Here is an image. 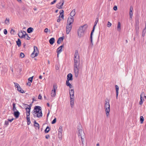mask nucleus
<instances>
[{"mask_svg":"<svg viewBox=\"0 0 146 146\" xmlns=\"http://www.w3.org/2000/svg\"><path fill=\"white\" fill-rule=\"evenodd\" d=\"M38 51L37 48L35 46L34 47V51L31 55V56L32 58L35 57L38 55Z\"/></svg>","mask_w":146,"mask_h":146,"instance_id":"nucleus-7","label":"nucleus"},{"mask_svg":"<svg viewBox=\"0 0 146 146\" xmlns=\"http://www.w3.org/2000/svg\"><path fill=\"white\" fill-rule=\"evenodd\" d=\"M34 126L36 127L38 129L39 128V125L38 123H37L36 121H35V124H34Z\"/></svg>","mask_w":146,"mask_h":146,"instance_id":"nucleus-29","label":"nucleus"},{"mask_svg":"<svg viewBox=\"0 0 146 146\" xmlns=\"http://www.w3.org/2000/svg\"><path fill=\"white\" fill-rule=\"evenodd\" d=\"M143 102L142 101V99L141 100H140V101L139 102V104L140 105H141L143 103Z\"/></svg>","mask_w":146,"mask_h":146,"instance_id":"nucleus-56","label":"nucleus"},{"mask_svg":"<svg viewBox=\"0 0 146 146\" xmlns=\"http://www.w3.org/2000/svg\"><path fill=\"white\" fill-rule=\"evenodd\" d=\"M33 114L34 117H37L40 118L42 116V113L41 108L39 106H36L33 110Z\"/></svg>","mask_w":146,"mask_h":146,"instance_id":"nucleus-2","label":"nucleus"},{"mask_svg":"<svg viewBox=\"0 0 146 146\" xmlns=\"http://www.w3.org/2000/svg\"><path fill=\"white\" fill-rule=\"evenodd\" d=\"M50 137V136L48 135H46L45 136V137L46 139H48Z\"/></svg>","mask_w":146,"mask_h":146,"instance_id":"nucleus-57","label":"nucleus"},{"mask_svg":"<svg viewBox=\"0 0 146 146\" xmlns=\"http://www.w3.org/2000/svg\"><path fill=\"white\" fill-rule=\"evenodd\" d=\"M67 80L69 81L72 80V75L71 74L69 73L67 75Z\"/></svg>","mask_w":146,"mask_h":146,"instance_id":"nucleus-14","label":"nucleus"},{"mask_svg":"<svg viewBox=\"0 0 146 146\" xmlns=\"http://www.w3.org/2000/svg\"><path fill=\"white\" fill-rule=\"evenodd\" d=\"M50 131V128L48 126H47L46 129L44 130V132L45 133H47Z\"/></svg>","mask_w":146,"mask_h":146,"instance_id":"nucleus-28","label":"nucleus"},{"mask_svg":"<svg viewBox=\"0 0 146 146\" xmlns=\"http://www.w3.org/2000/svg\"><path fill=\"white\" fill-rule=\"evenodd\" d=\"M39 78L40 79H41L42 78V76H39Z\"/></svg>","mask_w":146,"mask_h":146,"instance_id":"nucleus-63","label":"nucleus"},{"mask_svg":"<svg viewBox=\"0 0 146 146\" xmlns=\"http://www.w3.org/2000/svg\"><path fill=\"white\" fill-rule=\"evenodd\" d=\"M55 39L54 38H51L49 40L50 43L51 44H52L54 42Z\"/></svg>","mask_w":146,"mask_h":146,"instance_id":"nucleus-22","label":"nucleus"},{"mask_svg":"<svg viewBox=\"0 0 146 146\" xmlns=\"http://www.w3.org/2000/svg\"><path fill=\"white\" fill-rule=\"evenodd\" d=\"M69 80H67L66 81V85L68 86H70V85H71V84L70 83V82H69Z\"/></svg>","mask_w":146,"mask_h":146,"instance_id":"nucleus-36","label":"nucleus"},{"mask_svg":"<svg viewBox=\"0 0 146 146\" xmlns=\"http://www.w3.org/2000/svg\"><path fill=\"white\" fill-rule=\"evenodd\" d=\"M104 105V108L107 116L109 115V112L110 111V105L109 103V100H106Z\"/></svg>","mask_w":146,"mask_h":146,"instance_id":"nucleus-6","label":"nucleus"},{"mask_svg":"<svg viewBox=\"0 0 146 146\" xmlns=\"http://www.w3.org/2000/svg\"><path fill=\"white\" fill-rule=\"evenodd\" d=\"M117 7L116 6H114L113 7V9L115 11H116L117 10Z\"/></svg>","mask_w":146,"mask_h":146,"instance_id":"nucleus-55","label":"nucleus"},{"mask_svg":"<svg viewBox=\"0 0 146 146\" xmlns=\"http://www.w3.org/2000/svg\"><path fill=\"white\" fill-rule=\"evenodd\" d=\"M4 34L5 35H6L7 34V30L6 29H5L4 30Z\"/></svg>","mask_w":146,"mask_h":146,"instance_id":"nucleus-50","label":"nucleus"},{"mask_svg":"<svg viewBox=\"0 0 146 146\" xmlns=\"http://www.w3.org/2000/svg\"><path fill=\"white\" fill-rule=\"evenodd\" d=\"M27 124L29 125L31 123V121L30 119H27Z\"/></svg>","mask_w":146,"mask_h":146,"instance_id":"nucleus-48","label":"nucleus"},{"mask_svg":"<svg viewBox=\"0 0 146 146\" xmlns=\"http://www.w3.org/2000/svg\"><path fill=\"white\" fill-rule=\"evenodd\" d=\"M27 115V117H26L27 119H30V116H29L30 115H29V116H28V115Z\"/></svg>","mask_w":146,"mask_h":146,"instance_id":"nucleus-59","label":"nucleus"},{"mask_svg":"<svg viewBox=\"0 0 146 146\" xmlns=\"http://www.w3.org/2000/svg\"><path fill=\"white\" fill-rule=\"evenodd\" d=\"M69 94L70 95V102L71 108H72L74 106V89H71L69 90Z\"/></svg>","mask_w":146,"mask_h":146,"instance_id":"nucleus-4","label":"nucleus"},{"mask_svg":"<svg viewBox=\"0 0 146 146\" xmlns=\"http://www.w3.org/2000/svg\"><path fill=\"white\" fill-rule=\"evenodd\" d=\"M27 85L29 86H30L31 85V83L30 82H28L27 83Z\"/></svg>","mask_w":146,"mask_h":146,"instance_id":"nucleus-58","label":"nucleus"},{"mask_svg":"<svg viewBox=\"0 0 146 146\" xmlns=\"http://www.w3.org/2000/svg\"><path fill=\"white\" fill-rule=\"evenodd\" d=\"M57 88V87L55 85H54L53 88L52 90H55V91H56Z\"/></svg>","mask_w":146,"mask_h":146,"instance_id":"nucleus-38","label":"nucleus"},{"mask_svg":"<svg viewBox=\"0 0 146 146\" xmlns=\"http://www.w3.org/2000/svg\"><path fill=\"white\" fill-rule=\"evenodd\" d=\"M56 95V91L55 90H52L51 93V96L52 97H54Z\"/></svg>","mask_w":146,"mask_h":146,"instance_id":"nucleus-19","label":"nucleus"},{"mask_svg":"<svg viewBox=\"0 0 146 146\" xmlns=\"http://www.w3.org/2000/svg\"><path fill=\"white\" fill-rule=\"evenodd\" d=\"M62 126H60L58 129V132H62Z\"/></svg>","mask_w":146,"mask_h":146,"instance_id":"nucleus-34","label":"nucleus"},{"mask_svg":"<svg viewBox=\"0 0 146 146\" xmlns=\"http://www.w3.org/2000/svg\"><path fill=\"white\" fill-rule=\"evenodd\" d=\"M87 27L88 26L87 25H84L79 28L78 31V34L79 38H81L84 36V31L86 30Z\"/></svg>","mask_w":146,"mask_h":146,"instance_id":"nucleus-3","label":"nucleus"},{"mask_svg":"<svg viewBox=\"0 0 146 146\" xmlns=\"http://www.w3.org/2000/svg\"><path fill=\"white\" fill-rule=\"evenodd\" d=\"M11 33L12 35H14L15 33V32L14 30L12 29L11 31Z\"/></svg>","mask_w":146,"mask_h":146,"instance_id":"nucleus-39","label":"nucleus"},{"mask_svg":"<svg viewBox=\"0 0 146 146\" xmlns=\"http://www.w3.org/2000/svg\"><path fill=\"white\" fill-rule=\"evenodd\" d=\"M121 29V24L120 22H118L117 27V30L119 31H120Z\"/></svg>","mask_w":146,"mask_h":146,"instance_id":"nucleus-21","label":"nucleus"},{"mask_svg":"<svg viewBox=\"0 0 146 146\" xmlns=\"http://www.w3.org/2000/svg\"><path fill=\"white\" fill-rule=\"evenodd\" d=\"M56 0H54L50 4L51 5L53 4H54L56 2Z\"/></svg>","mask_w":146,"mask_h":146,"instance_id":"nucleus-49","label":"nucleus"},{"mask_svg":"<svg viewBox=\"0 0 146 146\" xmlns=\"http://www.w3.org/2000/svg\"><path fill=\"white\" fill-rule=\"evenodd\" d=\"M42 98V96H41V95H40V94H39L38 96V98L39 99H41V98Z\"/></svg>","mask_w":146,"mask_h":146,"instance_id":"nucleus-60","label":"nucleus"},{"mask_svg":"<svg viewBox=\"0 0 146 146\" xmlns=\"http://www.w3.org/2000/svg\"><path fill=\"white\" fill-rule=\"evenodd\" d=\"M9 119H8V120L6 121L5 122V125H8L9 124Z\"/></svg>","mask_w":146,"mask_h":146,"instance_id":"nucleus-45","label":"nucleus"},{"mask_svg":"<svg viewBox=\"0 0 146 146\" xmlns=\"http://www.w3.org/2000/svg\"><path fill=\"white\" fill-rule=\"evenodd\" d=\"M56 121V118H54L52 122V124L55 123Z\"/></svg>","mask_w":146,"mask_h":146,"instance_id":"nucleus-44","label":"nucleus"},{"mask_svg":"<svg viewBox=\"0 0 146 146\" xmlns=\"http://www.w3.org/2000/svg\"><path fill=\"white\" fill-rule=\"evenodd\" d=\"M93 45V43H90L89 45V47L90 48H92Z\"/></svg>","mask_w":146,"mask_h":146,"instance_id":"nucleus-46","label":"nucleus"},{"mask_svg":"<svg viewBox=\"0 0 146 146\" xmlns=\"http://www.w3.org/2000/svg\"><path fill=\"white\" fill-rule=\"evenodd\" d=\"M139 26L138 25H137V26H136V31L137 30L138 31L139 30Z\"/></svg>","mask_w":146,"mask_h":146,"instance_id":"nucleus-53","label":"nucleus"},{"mask_svg":"<svg viewBox=\"0 0 146 146\" xmlns=\"http://www.w3.org/2000/svg\"><path fill=\"white\" fill-rule=\"evenodd\" d=\"M14 83L15 84V87L16 88H17V89L20 86L18 84L15 83Z\"/></svg>","mask_w":146,"mask_h":146,"instance_id":"nucleus-35","label":"nucleus"},{"mask_svg":"<svg viewBox=\"0 0 146 146\" xmlns=\"http://www.w3.org/2000/svg\"><path fill=\"white\" fill-rule=\"evenodd\" d=\"M78 136L79 138H81L82 143L83 144L84 141V139L85 137V134L84 132L82 131V129L80 127L78 128Z\"/></svg>","mask_w":146,"mask_h":146,"instance_id":"nucleus-5","label":"nucleus"},{"mask_svg":"<svg viewBox=\"0 0 146 146\" xmlns=\"http://www.w3.org/2000/svg\"><path fill=\"white\" fill-rule=\"evenodd\" d=\"M64 11L63 10H61L60 11V15L59 16V17H61L62 19H64Z\"/></svg>","mask_w":146,"mask_h":146,"instance_id":"nucleus-16","label":"nucleus"},{"mask_svg":"<svg viewBox=\"0 0 146 146\" xmlns=\"http://www.w3.org/2000/svg\"><path fill=\"white\" fill-rule=\"evenodd\" d=\"M133 13L132 12H129V15L131 19L132 17L133 16Z\"/></svg>","mask_w":146,"mask_h":146,"instance_id":"nucleus-47","label":"nucleus"},{"mask_svg":"<svg viewBox=\"0 0 146 146\" xmlns=\"http://www.w3.org/2000/svg\"><path fill=\"white\" fill-rule=\"evenodd\" d=\"M76 14L75 10V9L73 10L70 13V16L71 17H73Z\"/></svg>","mask_w":146,"mask_h":146,"instance_id":"nucleus-20","label":"nucleus"},{"mask_svg":"<svg viewBox=\"0 0 146 146\" xmlns=\"http://www.w3.org/2000/svg\"><path fill=\"white\" fill-rule=\"evenodd\" d=\"M111 25V23H110L109 21H108V23L107 24V26L108 27H110Z\"/></svg>","mask_w":146,"mask_h":146,"instance_id":"nucleus-33","label":"nucleus"},{"mask_svg":"<svg viewBox=\"0 0 146 146\" xmlns=\"http://www.w3.org/2000/svg\"><path fill=\"white\" fill-rule=\"evenodd\" d=\"M47 105L48 106V107H49L50 106V105H49V103H47Z\"/></svg>","mask_w":146,"mask_h":146,"instance_id":"nucleus-64","label":"nucleus"},{"mask_svg":"<svg viewBox=\"0 0 146 146\" xmlns=\"http://www.w3.org/2000/svg\"><path fill=\"white\" fill-rule=\"evenodd\" d=\"M14 119V118H13L11 119H10V122H11Z\"/></svg>","mask_w":146,"mask_h":146,"instance_id":"nucleus-62","label":"nucleus"},{"mask_svg":"<svg viewBox=\"0 0 146 146\" xmlns=\"http://www.w3.org/2000/svg\"><path fill=\"white\" fill-rule=\"evenodd\" d=\"M48 28H46L44 29V32L46 33H47L48 32Z\"/></svg>","mask_w":146,"mask_h":146,"instance_id":"nucleus-52","label":"nucleus"},{"mask_svg":"<svg viewBox=\"0 0 146 146\" xmlns=\"http://www.w3.org/2000/svg\"><path fill=\"white\" fill-rule=\"evenodd\" d=\"M64 39V38L63 37H60L57 40V43L58 44H60L63 41Z\"/></svg>","mask_w":146,"mask_h":146,"instance_id":"nucleus-18","label":"nucleus"},{"mask_svg":"<svg viewBox=\"0 0 146 146\" xmlns=\"http://www.w3.org/2000/svg\"><path fill=\"white\" fill-rule=\"evenodd\" d=\"M90 42L91 43H93L92 36H90Z\"/></svg>","mask_w":146,"mask_h":146,"instance_id":"nucleus-54","label":"nucleus"},{"mask_svg":"<svg viewBox=\"0 0 146 146\" xmlns=\"http://www.w3.org/2000/svg\"><path fill=\"white\" fill-rule=\"evenodd\" d=\"M140 120L141 123H142L144 121V118L143 116H141L140 117Z\"/></svg>","mask_w":146,"mask_h":146,"instance_id":"nucleus-31","label":"nucleus"},{"mask_svg":"<svg viewBox=\"0 0 146 146\" xmlns=\"http://www.w3.org/2000/svg\"><path fill=\"white\" fill-rule=\"evenodd\" d=\"M95 27V26H93L92 30L90 36L92 35V36L93 33L94 32V31Z\"/></svg>","mask_w":146,"mask_h":146,"instance_id":"nucleus-32","label":"nucleus"},{"mask_svg":"<svg viewBox=\"0 0 146 146\" xmlns=\"http://www.w3.org/2000/svg\"><path fill=\"white\" fill-rule=\"evenodd\" d=\"M24 56H25L24 54L23 53L21 52L20 53V57H21L23 58L24 57Z\"/></svg>","mask_w":146,"mask_h":146,"instance_id":"nucleus-41","label":"nucleus"},{"mask_svg":"<svg viewBox=\"0 0 146 146\" xmlns=\"http://www.w3.org/2000/svg\"><path fill=\"white\" fill-rule=\"evenodd\" d=\"M145 93L143 92H142L141 94L140 95V100H142V96H144V95Z\"/></svg>","mask_w":146,"mask_h":146,"instance_id":"nucleus-43","label":"nucleus"},{"mask_svg":"<svg viewBox=\"0 0 146 146\" xmlns=\"http://www.w3.org/2000/svg\"><path fill=\"white\" fill-rule=\"evenodd\" d=\"M31 109V108L30 106H29V107L27 108H26V110L27 111L26 115H28V116L30 115Z\"/></svg>","mask_w":146,"mask_h":146,"instance_id":"nucleus-15","label":"nucleus"},{"mask_svg":"<svg viewBox=\"0 0 146 146\" xmlns=\"http://www.w3.org/2000/svg\"><path fill=\"white\" fill-rule=\"evenodd\" d=\"M26 35H26V38H25L27 40H29L30 39V38L29 36H28V35L27 34V33H26Z\"/></svg>","mask_w":146,"mask_h":146,"instance_id":"nucleus-42","label":"nucleus"},{"mask_svg":"<svg viewBox=\"0 0 146 146\" xmlns=\"http://www.w3.org/2000/svg\"><path fill=\"white\" fill-rule=\"evenodd\" d=\"M33 77V76L32 77L29 78L28 79V80L31 82H32Z\"/></svg>","mask_w":146,"mask_h":146,"instance_id":"nucleus-40","label":"nucleus"},{"mask_svg":"<svg viewBox=\"0 0 146 146\" xmlns=\"http://www.w3.org/2000/svg\"><path fill=\"white\" fill-rule=\"evenodd\" d=\"M146 28V26H145V29L143 30L142 33V36H144L145 35V33L146 31H145V29Z\"/></svg>","mask_w":146,"mask_h":146,"instance_id":"nucleus-30","label":"nucleus"},{"mask_svg":"<svg viewBox=\"0 0 146 146\" xmlns=\"http://www.w3.org/2000/svg\"><path fill=\"white\" fill-rule=\"evenodd\" d=\"M18 91L20 93H24V91L22 90L20 86L19 88L17 89Z\"/></svg>","mask_w":146,"mask_h":146,"instance_id":"nucleus-26","label":"nucleus"},{"mask_svg":"<svg viewBox=\"0 0 146 146\" xmlns=\"http://www.w3.org/2000/svg\"><path fill=\"white\" fill-rule=\"evenodd\" d=\"M33 30V29L32 28L29 27L28 28L27 30V32L29 33H30L32 32Z\"/></svg>","mask_w":146,"mask_h":146,"instance_id":"nucleus-24","label":"nucleus"},{"mask_svg":"<svg viewBox=\"0 0 146 146\" xmlns=\"http://www.w3.org/2000/svg\"><path fill=\"white\" fill-rule=\"evenodd\" d=\"M98 17H97L96 19V21L95 22V23H94V26H95V27H96V26L98 22Z\"/></svg>","mask_w":146,"mask_h":146,"instance_id":"nucleus-27","label":"nucleus"},{"mask_svg":"<svg viewBox=\"0 0 146 146\" xmlns=\"http://www.w3.org/2000/svg\"><path fill=\"white\" fill-rule=\"evenodd\" d=\"M119 88L118 86H115V90L116 93V98L117 99L118 98V91Z\"/></svg>","mask_w":146,"mask_h":146,"instance_id":"nucleus-17","label":"nucleus"},{"mask_svg":"<svg viewBox=\"0 0 146 146\" xmlns=\"http://www.w3.org/2000/svg\"><path fill=\"white\" fill-rule=\"evenodd\" d=\"M13 114L16 118H17L19 116L20 113L18 111H17L13 112Z\"/></svg>","mask_w":146,"mask_h":146,"instance_id":"nucleus-12","label":"nucleus"},{"mask_svg":"<svg viewBox=\"0 0 146 146\" xmlns=\"http://www.w3.org/2000/svg\"><path fill=\"white\" fill-rule=\"evenodd\" d=\"M74 70L75 76L77 77L78 75V66L79 65V56L77 50H76L74 55Z\"/></svg>","mask_w":146,"mask_h":146,"instance_id":"nucleus-1","label":"nucleus"},{"mask_svg":"<svg viewBox=\"0 0 146 146\" xmlns=\"http://www.w3.org/2000/svg\"><path fill=\"white\" fill-rule=\"evenodd\" d=\"M61 19H58L57 20V22H59L60 21H61Z\"/></svg>","mask_w":146,"mask_h":146,"instance_id":"nucleus-61","label":"nucleus"},{"mask_svg":"<svg viewBox=\"0 0 146 146\" xmlns=\"http://www.w3.org/2000/svg\"><path fill=\"white\" fill-rule=\"evenodd\" d=\"M64 46L63 44L59 47L57 50V52L58 54H59L62 51V47Z\"/></svg>","mask_w":146,"mask_h":146,"instance_id":"nucleus-13","label":"nucleus"},{"mask_svg":"<svg viewBox=\"0 0 146 146\" xmlns=\"http://www.w3.org/2000/svg\"><path fill=\"white\" fill-rule=\"evenodd\" d=\"M133 10V8L132 6H131L130 8V12H132V11Z\"/></svg>","mask_w":146,"mask_h":146,"instance_id":"nucleus-51","label":"nucleus"},{"mask_svg":"<svg viewBox=\"0 0 146 146\" xmlns=\"http://www.w3.org/2000/svg\"><path fill=\"white\" fill-rule=\"evenodd\" d=\"M64 0H60V2L57 4L56 7L59 9H62V6L64 4Z\"/></svg>","mask_w":146,"mask_h":146,"instance_id":"nucleus-10","label":"nucleus"},{"mask_svg":"<svg viewBox=\"0 0 146 146\" xmlns=\"http://www.w3.org/2000/svg\"><path fill=\"white\" fill-rule=\"evenodd\" d=\"M72 28V25L70 24H67L66 27V33L67 34H68Z\"/></svg>","mask_w":146,"mask_h":146,"instance_id":"nucleus-9","label":"nucleus"},{"mask_svg":"<svg viewBox=\"0 0 146 146\" xmlns=\"http://www.w3.org/2000/svg\"><path fill=\"white\" fill-rule=\"evenodd\" d=\"M62 136V132H58V136L59 138H61Z\"/></svg>","mask_w":146,"mask_h":146,"instance_id":"nucleus-37","label":"nucleus"},{"mask_svg":"<svg viewBox=\"0 0 146 146\" xmlns=\"http://www.w3.org/2000/svg\"><path fill=\"white\" fill-rule=\"evenodd\" d=\"M16 43L18 46H21V41L19 39H18V40L16 41Z\"/></svg>","mask_w":146,"mask_h":146,"instance_id":"nucleus-23","label":"nucleus"},{"mask_svg":"<svg viewBox=\"0 0 146 146\" xmlns=\"http://www.w3.org/2000/svg\"><path fill=\"white\" fill-rule=\"evenodd\" d=\"M74 22V17H69L67 20L68 24H70L72 25Z\"/></svg>","mask_w":146,"mask_h":146,"instance_id":"nucleus-11","label":"nucleus"},{"mask_svg":"<svg viewBox=\"0 0 146 146\" xmlns=\"http://www.w3.org/2000/svg\"><path fill=\"white\" fill-rule=\"evenodd\" d=\"M12 110L13 112L17 111L15 107V103H13Z\"/></svg>","mask_w":146,"mask_h":146,"instance_id":"nucleus-25","label":"nucleus"},{"mask_svg":"<svg viewBox=\"0 0 146 146\" xmlns=\"http://www.w3.org/2000/svg\"><path fill=\"white\" fill-rule=\"evenodd\" d=\"M26 32L24 31L19 32L18 34L19 36L21 38H26Z\"/></svg>","mask_w":146,"mask_h":146,"instance_id":"nucleus-8","label":"nucleus"}]
</instances>
